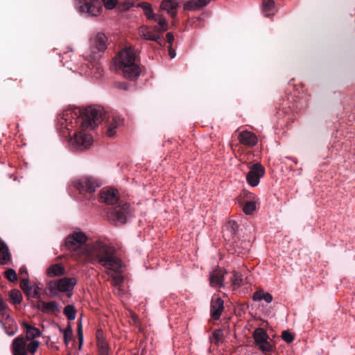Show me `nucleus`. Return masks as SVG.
<instances>
[{
    "mask_svg": "<svg viewBox=\"0 0 355 355\" xmlns=\"http://www.w3.org/2000/svg\"><path fill=\"white\" fill-rule=\"evenodd\" d=\"M96 339L99 355H110V347L101 330L97 331Z\"/></svg>",
    "mask_w": 355,
    "mask_h": 355,
    "instance_id": "20",
    "label": "nucleus"
},
{
    "mask_svg": "<svg viewBox=\"0 0 355 355\" xmlns=\"http://www.w3.org/2000/svg\"><path fill=\"white\" fill-rule=\"evenodd\" d=\"M23 327L26 338L23 336L16 337L11 344V351L12 355H34L40 347V342L35 340L36 338L41 336L40 330L31 324L27 322H22Z\"/></svg>",
    "mask_w": 355,
    "mask_h": 355,
    "instance_id": "3",
    "label": "nucleus"
},
{
    "mask_svg": "<svg viewBox=\"0 0 355 355\" xmlns=\"http://www.w3.org/2000/svg\"><path fill=\"white\" fill-rule=\"evenodd\" d=\"M123 119L119 116L113 115L108 119L107 125V135L110 137H114L116 133V129L122 125Z\"/></svg>",
    "mask_w": 355,
    "mask_h": 355,
    "instance_id": "16",
    "label": "nucleus"
},
{
    "mask_svg": "<svg viewBox=\"0 0 355 355\" xmlns=\"http://www.w3.org/2000/svg\"><path fill=\"white\" fill-rule=\"evenodd\" d=\"M10 261V254L6 244L0 239V264H8Z\"/></svg>",
    "mask_w": 355,
    "mask_h": 355,
    "instance_id": "24",
    "label": "nucleus"
},
{
    "mask_svg": "<svg viewBox=\"0 0 355 355\" xmlns=\"http://www.w3.org/2000/svg\"><path fill=\"white\" fill-rule=\"evenodd\" d=\"M166 40L167 42L170 44V46H172V43L174 40V37L172 33H166Z\"/></svg>",
    "mask_w": 355,
    "mask_h": 355,
    "instance_id": "42",
    "label": "nucleus"
},
{
    "mask_svg": "<svg viewBox=\"0 0 355 355\" xmlns=\"http://www.w3.org/2000/svg\"><path fill=\"white\" fill-rule=\"evenodd\" d=\"M5 276L10 282H15L17 280V276L15 271L12 269H8L5 271Z\"/></svg>",
    "mask_w": 355,
    "mask_h": 355,
    "instance_id": "34",
    "label": "nucleus"
},
{
    "mask_svg": "<svg viewBox=\"0 0 355 355\" xmlns=\"http://www.w3.org/2000/svg\"><path fill=\"white\" fill-rule=\"evenodd\" d=\"M178 3L176 0H162L160 8L167 11L171 17H175L177 14Z\"/></svg>",
    "mask_w": 355,
    "mask_h": 355,
    "instance_id": "21",
    "label": "nucleus"
},
{
    "mask_svg": "<svg viewBox=\"0 0 355 355\" xmlns=\"http://www.w3.org/2000/svg\"><path fill=\"white\" fill-rule=\"evenodd\" d=\"M138 6L141 8L144 12L151 8V5L146 2H142L138 4Z\"/></svg>",
    "mask_w": 355,
    "mask_h": 355,
    "instance_id": "39",
    "label": "nucleus"
},
{
    "mask_svg": "<svg viewBox=\"0 0 355 355\" xmlns=\"http://www.w3.org/2000/svg\"><path fill=\"white\" fill-rule=\"evenodd\" d=\"M77 333H78V340H79V343H80L79 347H80L83 343V332L82 324L80 323L78 325Z\"/></svg>",
    "mask_w": 355,
    "mask_h": 355,
    "instance_id": "36",
    "label": "nucleus"
},
{
    "mask_svg": "<svg viewBox=\"0 0 355 355\" xmlns=\"http://www.w3.org/2000/svg\"><path fill=\"white\" fill-rule=\"evenodd\" d=\"M238 138L240 143L248 146H254L258 141L257 136L254 133L247 130L241 132Z\"/></svg>",
    "mask_w": 355,
    "mask_h": 355,
    "instance_id": "19",
    "label": "nucleus"
},
{
    "mask_svg": "<svg viewBox=\"0 0 355 355\" xmlns=\"http://www.w3.org/2000/svg\"><path fill=\"white\" fill-rule=\"evenodd\" d=\"M139 34L146 40L155 41L160 46H164L165 39L162 37L156 26L153 27L141 26L139 29Z\"/></svg>",
    "mask_w": 355,
    "mask_h": 355,
    "instance_id": "11",
    "label": "nucleus"
},
{
    "mask_svg": "<svg viewBox=\"0 0 355 355\" xmlns=\"http://www.w3.org/2000/svg\"><path fill=\"white\" fill-rule=\"evenodd\" d=\"M242 280L241 275L239 272L234 271L232 277V285L235 287H239L241 285Z\"/></svg>",
    "mask_w": 355,
    "mask_h": 355,
    "instance_id": "33",
    "label": "nucleus"
},
{
    "mask_svg": "<svg viewBox=\"0 0 355 355\" xmlns=\"http://www.w3.org/2000/svg\"><path fill=\"white\" fill-rule=\"evenodd\" d=\"M208 1H209V2L211 0H208Z\"/></svg>",
    "mask_w": 355,
    "mask_h": 355,
    "instance_id": "45",
    "label": "nucleus"
},
{
    "mask_svg": "<svg viewBox=\"0 0 355 355\" xmlns=\"http://www.w3.org/2000/svg\"><path fill=\"white\" fill-rule=\"evenodd\" d=\"M144 13L148 19H155V17L157 16L153 13L152 8L148 10L146 12H144Z\"/></svg>",
    "mask_w": 355,
    "mask_h": 355,
    "instance_id": "40",
    "label": "nucleus"
},
{
    "mask_svg": "<svg viewBox=\"0 0 355 355\" xmlns=\"http://www.w3.org/2000/svg\"><path fill=\"white\" fill-rule=\"evenodd\" d=\"M64 314L69 320H73L76 316V311L74 306L69 304L64 309Z\"/></svg>",
    "mask_w": 355,
    "mask_h": 355,
    "instance_id": "30",
    "label": "nucleus"
},
{
    "mask_svg": "<svg viewBox=\"0 0 355 355\" xmlns=\"http://www.w3.org/2000/svg\"><path fill=\"white\" fill-rule=\"evenodd\" d=\"M168 54L171 57V58H174L175 57V51L174 49H173L172 46H169L168 47Z\"/></svg>",
    "mask_w": 355,
    "mask_h": 355,
    "instance_id": "43",
    "label": "nucleus"
},
{
    "mask_svg": "<svg viewBox=\"0 0 355 355\" xmlns=\"http://www.w3.org/2000/svg\"><path fill=\"white\" fill-rule=\"evenodd\" d=\"M114 64L116 70L121 71L127 79L133 80L140 75V68L134 51L130 47L122 49L114 58Z\"/></svg>",
    "mask_w": 355,
    "mask_h": 355,
    "instance_id": "5",
    "label": "nucleus"
},
{
    "mask_svg": "<svg viewBox=\"0 0 355 355\" xmlns=\"http://www.w3.org/2000/svg\"><path fill=\"white\" fill-rule=\"evenodd\" d=\"M19 275L21 278V281H22L24 278L28 279V274L26 268L21 267L19 269Z\"/></svg>",
    "mask_w": 355,
    "mask_h": 355,
    "instance_id": "37",
    "label": "nucleus"
},
{
    "mask_svg": "<svg viewBox=\"0 0 355 355\" xmlns=\"http://www.w3.org/2000/svg\"><path fill=\"white\" fill-rule=\"evenodd\" d=\"M268 335L263 328H257L253 333V338L255 344L263 352H270L272 351V345L268 341Z\"/></svg>",
    "mask_w": 355,
    "mask_h": 355,
    "instance_id": "10",
    "label": "nucleus"
},
{
    "mask_svg": "<svg viewBox=\"0 0 355 355\" xmlns=\"http://www.w3.org/2000/svg\"><path fill=\"white\" fill-rule=\"evenodd\" d=\"M107 42L106 36L102 33H97L90 39V53L87 55V60L92 63L93 67H96V70L100 69L97 66L99 53L106 49Z\"/></svg>",
    "mask_w": 355,
    "mask_h": 355,
    "instance_id": "7",
    "label": "nucleus"
},
{
    "mask_svg": "<svg viewBox=\"0 0 355 355\" xmlns=\"http://www.w3.org/2000/svg\"><path fill=\"white\" fill-rule=\"evenodd\" d=\"M87 236L83 232H75L69 234L65 239L66 248L71 251L76 250L80 245L85 243Z\"/></svg>",
    "mask_w": 355,
    "mask_h": 355,
    "instance_id": "14",
    "label": "nucleus"
},
{
    "mask_svg": "<svg viewBox=\"0 0 355 355\" xmlns=\"http://www.w3.org/2000/svg\"><path fill=\"white\" fill-rule=\"evenodd\" d=\"M208 3V0H190L184 4V9L187 10H196L206 6Z\"/></svg>",
    "mask_w": 355,
    "mask_h": 355,
    "instance_id": "23",
    "label": "nucleus"
},
{
    "mask_svg": "<svg viewBox=\"0 0 355 355\" xmlns=\"http://www.w3.org/2000/svg\"><path fill=\"white\" fill-rule=\"evenodd\" d=\"M100 201L107 205L118 204L112 208L110 218L116 225L125 223L130 213V204L119 200L118 191L113 189H103L99 194Z\"/></svg>",
    "mask_w": 355,
    "mask_h": 355,
    "instance_id": "4",
    "label": "nucleus"
},
{
    "mask_svg": "<svg viewBox=\"0 0 355 355\" xmlns=\"http://www.w3.org/2000/svg\"><path fill=\"white\" fill-rule=\"evenodd\" d=\"M103 115V109L100 107L90 106L87 107L81 112V118H73L72 112H67L63 116V120L61 125L68 131L69 135L75 127L73 122L69 119H73L74 123H80V130L74 134V137L70 139V144L77 149H86L90 146L93 142L91 135L85 132V128H94L101 121Z\"/></svg>",
    "mask_w": 355,
    "mask_h": 355,
    "instance_id": "1",
    "label": "nucleus"
},
{
    "mask_svg": "<svg viewBox=\"0 0 355 355\" xmlns=\"http://www.w3.org/2000/svg\"><path fill=\"white\" fill-rule=\"evenodd\" d=\"M58 328L60 331L63 334L64 343L65 345L67 346L69 342L71 341L73 339V330L71 329V327L69 324L67 327L64 329H62L60 326H58Z\"/></svg>",
    "mask_w": 355,
    "mask_h": 355,
    "instance_id": "26",
    "label": "nucleus"
},
{
    "mask_svg": "<svg viewBox=\"0 0 355 355\" xmlns=\"http://www.w3.org/2000/svg\"><path fill=\"white\" fill-rule=\"evenodd\" d=\"M212 336L216 341H219L223 336V331L220 329L215 330L212 333Z\"/></svg>",
    "mask_w": 355,
    "mask_h": 355,
    "instance_id": "38",
    "label": "nucleus"
},
{
    "mask_svg": "<svg viewBox=\"0 0 355 355\" xmlns=\"http://www.w3.org/2000/svg\"><path fill=\"white\" fill-rule=\"evenodd\" d=\"M282 338L287 343H292L294 340L293 335L288 331H284L282 334Z\"/></svg>",
    "mask_w": 355,
    "mask_h": 355,
    "instance_id": "35",
    "label": "nucleus"
},
{
    "mask_svg": "<svg viewBox=\"0 0 355 355\" xmlns=\"http://www.w3.org/2000/svg\"><path fill=\"white\" fill-rule=\"evenodd\" d=\"M275 3L273 0H263V12L264 15L269 17L273 15Z\"/></svg>",
    "mask_w": 355,
    "mask_h": 355,
    "instance_id": "27",
    "label": "nucleus"
},
{
    "mask_svg": "<svg viewBox=\"0 0 355 355\" xmlns=\"http://www.w3.org/2000/svg\"><path fill=\"white\" fill-rule=\"evenodd\" d=\"M76 284L73 277H63L58 280L51 281L47 284V288L52 295H58L59 292H67L73 290Z\"/></svg>",
    "mask_w": 355,
    "mask_h": 355,
    "instance_id": "8",
    "label": "nucleus"
},
{
    "mask_svg": "<svg viewBox=\"0 0 355 355\" xmlns=\"http://www.w3.org/2000/svg\"><path fill=\"white\" fill-rule=\"evenodd\" d=\"M10 297L13 302V304H20L22 300V295L19 290H12L10 292Z\"/></svg>",
    "mask_w": 355,
    "mask_h": 355,
    "instance_id": "32",
    "label": "nucleus"
},
{
    "mask_svg": "<svg viewBox=\"0 0 355 355\" xmlns=\"http://www.w3.org/2000/svg\"><path fill=\"white\" fill-rule=\"evenodd\" d=\"M223 300L220 297L212 299L211 302V316L214 320H218L223 311Z\"/></svg>",
    "mask_w": 355,
    "mask_h": 355,
    "instance_id": "18",
    "label": "nucleus"
},
{
    "mask_svg": "<svg viewBox=\"0 0 355 355\" xmlns=\"http://www.w3.org/2000/svg\"><path fill=\"white\" fill-rule=\"evenodd\" d=\"M121 88H123V89H126L125 84H124V86L121 87Z\"/></svg>",
    "mask_w": 355,
    "mask_h": 355,
    "instance_id": "44",
    "label": "nucleus"
},
{
    "mask_svg": "<svg viewBox=\"0 0 355 355\" xmlns=\"http://www.w3.org/2000/svg\"><path fill=\"white\" fill-rule=\"evenodd\" d=\"M10 310L8 304L0 295V325L4 329L7 335L12 336L15 334L16 328H12L11 331H8L6 327V324L11 325V324L14 323L13 319L10 315Z\"/></svg>",
    "mask_w": 355,
    "mask_h": 355,
    "instance_id": "9",
    "label": "nucleus"
},
{
    "mask_svg": "<svg viewBox=\"0 0 355 355\" xmlns=\"http://www.w3.org/2000/svg\"><path fill=\"white\" fill-rule=\"evenodd\" d=\"M47 272L51 277L58 276L64 273V268L60 264H54L49 268Z\"/></svg>",
    "mask_w": 355,
    "mask_h": 355,
    "instance_id": "28",
    "label": "nucleus"
},
{
    "mask_svg": "<svg viewBox=\"0 0 355 355\" xmlns=\"http://www.w3.org/2000/svg\"><path fill=\"white\" fill-rule=\"evenodd\" d=\"M89 254L94 261L105 269L106 274L112 278V285L120 286L123 282V263L116 257L114 248L101 241H96L91 246Z\"/></svg>",
    "mask_w": 355,
    "mask_h": 355,
    "instance_id": "2",
    "label": "nucleus"
},
{
    "mask_svg": "<svg viewBox=\"0 0 355 355\" xmlns=\"http://www.w3.org/2000/svg\"><path fill=\"white\" fill-rule=\"evenodd\" d=\"M102 3L107 9L110 10L116 6L117 0H76L75 7L80 13L98 16L102 10Z\"/></svg>",
    "mask_w": 355,
    "mask_h": 355,
    "instance_id": "6",
    "label": "nucleus"
},
{
    "mask_svg": "<svg viewBox=\"0 0 355 355\" xmlns=\"http://www.w3.org/2000/svg\"><path fill=\"white\" fill-rule=\"evenodd\" d=\"M37 308L44 313H55L60 311L58 304L54 301L40 302Z\"/></svg>",
    "mask_w": 355,
    "mask_h": 355,
    "instance_id": "22",
    "label": "nucleus"
},
{
    "mask_svg": "<svg viewBox=\"0 0 355 355\" xmlns=\"http://www.w3.org/2000/svg\"><path fill=\"white\" fill-rule=\"evenodd\" d=\"M75 187L80 193H92L98 187L96 181L91 178L84 177L75 182Z\"/></svg>",
    "mask_w": 355,
    "mask_h": 355,
    "instance_id": "13",
    "label": "nucleus"
},
{
    "mask_svg": "<svg viewBox=\"0 0 355 355\" xmlns=\"http://www.w3.org/2000/svg\"><path fill=\"white\" fill-rule=\"evenodd\" d=\"M135 1L134 0H126L123 3V7L125 9H129L130 8L134 6Z\"/></svg>",
    "mask_w": 355,
    "mask_h": 355,
    "instance_id": "41",
    "label": "nucleus"
},
{
    "mask_svg": "<svg viewBox=\"0 0 355 355\" xmlns=\"http://www.w3.org/2000/svg\"><path fill=\"white\" fill-rule=\"evenodd\" d=\"M154 20L157 21L159 25V26L157 27L160 34L168 29V23L162 16L157 15Z\"/></svg>",
    "mask_w": 355,
    "mask_h": 355,
    "instance_id": "29",
    "label": "nucleus"
},
{
    "mask_svg": "<svg viewBox=\"0 0 355 355\" xmlns=\"http://www.w3.org/2000/svg\"><path fill=\"white\" fill-rule=\"evenodd\" d=\"M224 271L222 269L214 270L209 275L210 285L215 288L224 286Z\"/></svg>",
    "mask_w": 355,
    "mask_h": 355,
    "instance_id": "17",
    "label": "nucleus"
},
{
    "mask_svg": "<svg viewBox=\"0 0 355 355\" xmlns=\"http://www.w3.org/2000/svg\"><path fill=\"white\" fill-rule=\"evenodd\" d=\"M272 299L273 297L270 293L265 292L263 290H259L256 291L252 295L253 301H261L263 300L268 304L272 302Z\"/></svg>",
    "mask_w": 355,
    "mask_h": 355,
    "instance_id": "25",
    "label": "nucleus"
},
{
    "mask_svg": "<svg viewBox=\"0 0 355 355\" xmlns=\"http://www.w3.org/2000/svg\"><path fill=\"white\" fill-rule=\"evenodd\" d=\"M256 207L257 206L255 201L249 200L244 204L243 211L245 214L249 215L252 214V212L255 211Z\"/></svg>",
    "mask_w": 355,
    "mask_h": 355,
    "instance_id": "31",
    "label": "nucleus"
},
{
    "mask_svg": "<svg viewBox=\"0 0 355 355\" xmlns=\"http://www.w3.org/2000/svg\"><path fill=\"white\" fill-rule=\"evenodd\" d=\"M249 168L250 171L246 175L247 182L252 187H257L260 178L265 174V168L259 163L254 164Z\"/></svg>",
    "mask_w": 355,
    "mask_h": 355,
    "instance_id": "12",
    "label": "nucleus"
},
{
    "mask_svg": "<svg viewBox=\"0 0 355 355\" xmlns=\"http://www.w3.org/2000/svg\"><path fill=\"white\" fill-rule=\"evenodd\" d=\"M20 287L28 297L35 299L40 297L41 288L35 284H29L28 279L24 278L21 281Z\"/></svg>",
    "mask_w": 355,
    "mask_h": 355,
    "instance_id": "15",
    "label": "nucleus"
}]
</instances>
